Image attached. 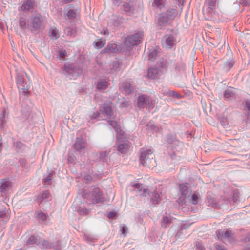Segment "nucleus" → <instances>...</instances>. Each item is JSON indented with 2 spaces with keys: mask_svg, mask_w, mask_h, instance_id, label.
Segmentation results:
<instances>
[{
  "mask_svg": "<svg viewBox=\"0 0 250 250\" xmlns=\"http://www.w3.org/2000/svg\"><path fill=\"white\" fill-rule=\"evenodd\" d=\"M182 7L179 5L168 9L165 12L160 14L157 18V24L160 29L167 26L175 18L178 17L182 10Z\"/></svg>",
  "mask_w": 250,
  "mask_h": 250,
  "instance_id": "nucleus-1",
  "label": "nucleus"
},
{
  "mask_svg": "<svg viewBox=\"0 0 250 250\" xmlns=\"http://www.w3.org/2000/svg\"><path fill=\"white\" fill-rule=\"evenodd\" d=\"M83 196L87 202L92 204L103 203L105 201L102 192L98 187L93 188L88 193L83 192Z\"/></svg>",
  "mask_w": 250,
  "mask_h": 250,
  "instance_id": "nucleus-2",
  "label": "nucleus"
},
{
  "mask_svg": "<svg viewBox=\"0 0 250 250\" xmlns=\"http://www.w3.org/2000/svg\"><path fill=\"white\" fill-rule=\"evenodd\" d=\"M154 151L153 149L144 148L140 150V161L141 163L148 167H155L156 161L155 160Z\"/></svg>",
  "mask_w": 250,
  "mask_h": 250,
  "instance_id": "nucleus-3",
  "label": "nucleus"
},
{
  "mask_svg": "<svg viewBox=\"0 0 250 250\" xmlns=\"http://www.w3.org/2000/svg\"><path fill=\"white\" fill-rule=\"evenodd\" d=\"M45 26L43 17L40 14L32 16L29 20V30L33 33H38Z\"/></svg>",
  "mask_w": 250,
  "mask_h": 250,
  "instance_id": "nucleus-4",
  "label": "nucleus"
},
{
  "mask_svg": "<svg viewBox=\"0 0 250 250\" xmlns=\"http://www.w3.org/2000/svg\"><path fill=\"white\" fill-rule=\"evenodd\" d=\"M143 36V32L139 31L128 36L125 38V40L124 42V45L126 47H130L140 44L142 42Z\"/></svg>",
  "mask_w": 250,
  "mask_h": 250,
  "instance_id": "nucleus-5",
  "label": "nucleus"
},
{
  "mask_svg": "<svg viewBox=\"0 0 250 250\" xmlns=\"http://www.w3.org/2000/svg\"><path fill=\"white\" fill-rule=\"evenodd\" d=\"M125 138V134L124 136H121V138L118 139L117 138V149L120 153L122 154L127 153L130 148L129 144L124 140Z\"/></svg>",
  "mask_w": 250,
  "mask_h": 250,
  "instance_id": "nucleus-6",
  "label": "nucleus"
},
{
  "mask_svg": "<svg viewBox=\"0 0 250 250\" xmlns=\"http://www.w3.org/2000/svg\"><path fill=\"white\" fill-rule=\"evenodd\" d=\"M64 70L68 75L71 77V78L74 79H76L82 72L81 68L74 64L65 65Z\"/></svg>",
  "mask_w": 250,
  "mask_h": 250,
  "instance_id": "nucleus-7",
  "label": "nucleus"
},
{
  "mask_svg": "<svg viewBox=\"0 0 250 250\" xmlns=\"http://www.w3.org/2000/svg\"><path fill=\"white\" fill-rule=\"evenodd\" d=\"M79 15V10L74 8L71 5L64 10V17L66 19L72 20Z\"/></svg>",
  "mask_w": 250,
  "mask_h": 250,
  "instance_id": "nucleus-8",
  "label": "nucleus"
},
{
  "mask_svg": "<svg viewBox=\"0 0 250 250\" xmlns=\"http://www.w3.org/2000/svg\"><path fill=\"white\" fill-rule=\"evenodd\" d=\"M176 40L173 35L167 34L164 36L162 40V44L164 47L171 48L176 44Z\"/></svg>",
  "mask_w": 250,
  "mask_h": 250,
  "instance_id": "nucleus-9",
  "label": "nucleus"
},
{
  "mask_svg": "<svg viewBox=\"0 0 250 250\" xmlns=\"http://www.w3.org/2000/svg\"><path fill=\"white\" fill-rule=\"evenodd\" d=\"M99 111L103 115L107 118H113L114 117V113L111 107L106 103L103 104L100 107Z\"/></svg>",
  "mask_w": 250,
  "mask_h": 250,
  "instance_id": "nucleus-10",
  "label": "nucleus"
},
{
  "mask_svg": "<svg viewBox=\"0 0 250 250\" xmlns=\"http://www.w3.org/2000/svg\"><path fill=\"white\" fill-rule=\"evenodd\" d=\"M87 144L86 141L81 137H77L73 145L74 149L78 152L84 151Z\"/></svg>",
  "mask_w": 250,
  "mask_h": 250,
  "instance_id": "nucleus-11",
  "label": "nucleus"
},
{
  "mask_svg": "<svg viewBox=\"0 0 250 250\" xmlns=\"http://www.w3.org/2000/svg\"><path fill=\"white\" fill-rule=\"evenodd\" d=\"M188 185L189 184H180L179 186L180 193L183 198V199H182V197H181L179 199L181 203H183V201L186 197L189 196V189L188 187Z\"/></svg>",
  "mask_w": 250,
  "mask_h": 250,
  "instance_id": "nucleus-12",
  "label": "nucleus"
},
{
  "mask_svg": "<svg viewBox=\"0 0 250 250\" xmlns=\"http://www.w3.org/2000/svg\"><path fill=\"white\" fill-rule=\"evenodd\" d=\"M17 86L19 90H22V92L26 93L28 92V85L24 83L23 77L21 75H18L17 79Z\"/></svg>",
  "mask_w": 250,
  "mask_h": 250,
  "instance_id": "nucleus-13",
  "label": "nucleus"
},
{
  "mask_svg": "<svg viewBox=\"0 0 250 250\" xmlns=\"http://www.w3.org/2000/svg\"><path fill=\"white\" fill-rule=\"evenodd\" d=\"M124 20L125 19L123 17L112 15L110 18L108 24L111 26L118 27L124 22Z\"/></svg>",
  "mask_w": 250,
  "mask_h": 250,
  "instance_id": "nucleus-14",
  "label": "nucleus"
},
{
  "mask_svg": "<svg viewBox=\"0 0 250 250\" xmlns=\"http://www.w3.org/2000/svg\"><path fill=\"white\" fill-rule=\"evenodd\" d=\"M121 2L124 4L122 5L123 10L126 13L132 14L134 12L135 10L134 5L133 2L130 0H122Z\"/></svg>",
  "mask_w": 250,
  "mask_h": 250,
  "instance_id": "nucleus-15",
  "label": "nucleus"
},
{
  "mask_svg": "<svg viewBox=\"0 0 250 250\" xmlns=\"http://www.w3.org/2000/svg\"><path fill=\"white\" fill-rule=\"evenodd\" d=\"M216 233L218 239L227 238L229 240H232L233 239V234L231 230L229 229H224L221 232V235H220V232L219 230H217Z\"/></svg>",
  "mask_w": 250,
  "mask_h": 250,
  "instance_id": "nucleus-16",
  "label": "nucleus"
},
{
  "mask_svg": "<svg viewBox=\"0 0 250 250\" xmlns=\"http://www.w3.org/2000/svg\"><path fill=\"white\" fill-rule=\"evenodd\" d=\"M134 86L130 82L125 81L122 84V90L125 94H129L133 92Z\"/></svg>",
  "mask_w": 250,
  "mask_h": 250,
  "instance_id": "nucleus-17",
  "label": "nucleus"
},
{
  "mask_svg": "<svg viewBox=\"0 0 250 250\" xmlns=\"http://www.w3.org/2000/svg\"><path fill=\"white\" fill-rule=\"evenodd\" d=\"M109 123L110 125L114 128L117 133L116 138H121V136H124L125 134V133L122 130L117 122L114 121H109Z\"/></svg>",
  "mask_w": 250,
  "mask_h": 250,
  "instance_id": "nucleus-18",
  "label": "nucleus"
},
{
  "mask_svg": "<svg viewBox=\"0 0 250 250\" xmlns=\"http://www.w3.org/2000/svg\"><path fill=\"white\" fill-rule=\"evenodd\" d=\"M150 104V99L147 96L141 95L138 99V106L140 108H143Z\"/></svg>",
  "mask_w": 250,
  "mask_h": 250,
  "instance_id": "nucleus-19",
  "label": "nucleus"
},
{
  "mask_svg": "<svg viewBox=\"0 0 250 250\" xmlns=\"http://www.w3.org/2000/svg\"><path fill=\"white\" fill-rule=\"evenodd\" d=\"M35 6L34 0H25L22 5L20 7L19 10L22 11H29L33 9Z\"/></svg>",
  "mask_w": 250,
  "mask_h": 250,
  "instance_id": "nucleus-20",
  "label": "nucleus"
},
{
  "mask_svg": "<svg viewBox=\"0 0 250 250\" xmlns=\"http://www.w3.org/2000/svg\"><path fill=\"white\" fill-rule=\"evenodd\" d=\"M11 186V183L8 179H4L0 182V192L7 191Z\"/></svg>",
  "mask_w": 250,
  "mask_h": 250,
  "instance_id": "nucleus-21",
  "label": "nucleus"
},
{
  "mask_svg": "<svg viewBox=\"0 0 250 250\" xmlns=\"http://www.w3.org/2000/svg\"><path fill=\"white\" fill-rule=\"evenodd\" d=\"M160 71L157 68H151L148 70V77L151 79H156L160 76Z\"/></svg>",
  "mask_w": 250,
  "mask_h": 250,
  "instance_id": "nucleus-22",
  "label": "nucleus"
},
{
  "mask_svg": "<svg viewBox=\"0 0 250 250\" xmlns=\"http://www.w3.org/2000/svg\"><path fill=\"white\" fill-rule=\"evenodd\" d=\"M234 63V61L230 55L228 59L224 62L223 69L226 72L229 71L233 67Z\"/></svg>",
  "mask_w": 250,
  "mask_h": 250,
  "instance_id": "nucleus-23",
  "label": "nucleus"
},
{
  "mask_svg": "<svg viewBox=\"0 0 250 250\" xmlns=\"http://www.w3.org/2000/svg\"><path fill=\"white\" fill-rule=\"evenodd\" d=\"M19 23L20 28L22 30H29V20L27 21L25 18L21 17L19 20Z\"/></svg>",
  "mask_w": 250,
  "mask_h": 250,
  "instance_id": "nucleus-24",
  "label": "nucleus"
},
{
  "mask_svg": "<svg viewBox=\"0 0 250 250\" xmlns=\"http://www.w3.org/2000/svg\"><path fill=\"white\" fill-rule=\"evenodd\" d=\"M41 243V239L38 236H31L26 242L27 245L36 244L39 245Z\"/></svg>",
  "mask_w": 250,
  "mask_h": 250,
  "instance_id": "nucleus-25",
  "label": "nucleus"
},
{
  "mask_svg": "<svg viewBox=\"0 0 250 250\" xmlns=\"http://www.w3.org/2000/svg\"><path fill=\"white\" fill-rule=\"evenodd\" d=\"M134 188L137 190L138 192L140 193V195L143 196H146L149 194V191L148 189L144 188L142 189V185L140 184H135L133 185Z\"/></svg>",
  "mask_w": 250,
  "mask_h": 250,
  "instance_id": "nucleus-26",
  "label": "nucleus"
},
{
  "mask_svg": "<svg viewBox=\"0 0 250 250\" xmlns=\"http://www.w3.org/2000/svg\"><path fill=\"white\" fill-rule=\"evenodd\" d=\"M108 82L104 79H101L97 82L96 87L99 90H104L108 86Z\"/></svg>",
  "mask_w": 250,
  "mask_h": 250,
  "instance_id": "nucleus-27",
  "label": "nucleus"
},
{
  "mask_svg": "<svg viewBox=\"0 0 250 250\" xmlns=\"http://www.w3.org/2000/svg\"><path fill=\"white\" fill-rule=\"evenodd\" d=\"M168 0H154L152 6L161 9L165 6Z\"/></svg>",
  "mask_w": 250,
  "mask_h": 250,
  "instance_id": "nucleus-28",
  "label": "nucleus"
},
{
  "mask_svg": "<svg viewBox=\"0 0 250 250\" xmlns=\"http://www.w3.org/2000/svg\"><path fill=\"white\" fill-rule=\"evenodd\" d=\"M117 51V45L115 43H110L104 49V52L106 53H114Z\"/></svg>",
  "mask_w": 250,
  "mask_h": 250,
  "instance_id": "nucleus-29",
  "label": "nucleus"
},
{
  "mask_svg": "<svg viewBox=\"0 0 250 250\" xmlns=\"http://www.w3.org/2000/svg\"><path fill=\"white\" fill-rule=\"evenodd\" d=\"M206 203L208 206L216 207L217 206L216 201L215 199L211 195H208Z\"/></svg>",
  "mask_w": 250,
  "mask_h": 250,
  "instance_id": "nucleus-30",
  "label": "nucleus"
},
{
  "mask_svg": "<svg viewBox=\"0 0 250 250\" xmlns=\"http://www.w3.org/2000/svg\"><path fill=\"white\" fill-rule=\"evenodd\" d=\"M171 218L169 216H163L161 221V226L166 228L171 223Z\"/></svg>",
  "mask_w": 250,
  "mask_h": 250,
  "instance_id": "nucleus-31",
  "label": "nucleus"
},
{
  "mask_svg": "<svg viewBox=\"0 0 250 250\" xmlns=\"http://www.w3.org/2000/svg\"><path fill=\"white\" fill-rule=\"evenodd\" d=\"M36 217L38 220H42V221H46L48 217V215L42 212V211H37L35 213Z\"/></svg>",
  "mask_w": 250,
  "mask_h": 250,
  "instance_id": "nucleus-32",
  "label": "nucleus"
},
{
  "mask_svg": "<svg viewBox=\"0 0 250 250\" xmlns=\"http://www.w3.org/2000/svg\"><path fill=\"white\" fill-rule=\"evenodd\" d=\"M151 201L152 203L156 205L159 203L160 201V195L157 192H154L151 197Z\"/></svg>",
  "mask_w": 250,
  "mask_h": 250,
  "instance_id": "nucleus-33",
  "label": "nucleus"
},
{
  "mask_svg": "<svg viewBox=\"0 0 250 250\" xmlns=\"http://www.w3.org/2000/svg\"><path fill=\"white\" fill-rule=\"evenodd\" d=\"M158 54V51L156 49L152 48L150 50L149 53V59L152 61L154 60L157 57Z\"/></svg>",
  "mask_w": 250,
  "mask_h": 250,
  "instance_id": "nucleus-34",
  "label": "nucleus"
},
{
  "mask_svg": "<svg viewBox=\"0 0 250 250\" xmlns=\"http://www.w3.org/2000/svg\"><path fill=\"white\" fill-rule=\"evenodd\" d=\"M108 154L109 152L107 151L101 152L99 154V160L103 162H107Z\"/></svg>",
  "mask_w": 250,
  "mask_h": 250,
  "instance_id": "nucleus-35",
  "label": "nucleus"
},
{
  "mask_svg": "<svg viewBox=\"0 0 250 250\" xmlns=\"http://www.w3.org/2000/svg\"><path fill=\"white\" fill-rule=\"evenodd\" d=\"M120 66V63L118 61H114L110 65L111 69V72L118 70Z\"/></svg>",
  "mask_w": 250,
  "mask_h": 250,
  "instance_id": "nucleus-36",
  "label": "nucleus"
},
{
  "mask_svg": "<svg viewBox=\"0 0 250 250\" xmlns=\"http://www.w3.org/2000/svg\"><path fill=\"white\" fill-rule=\"evenodd\" d=\"M217 0H206V3L208 8L209 9L208 11L212 10L215 7Z\"/></svg>",
  "mask_w": 250,
  "mask_h": 250,
  "instance_id": "nucleus-37",
  "label": "nucleus"
},
{
  "mask_svg": "<svg viewBox=\"0 0 250 250\" xmlns=\"http://www.w3.org/2000/svg\"><path fill=\"white\" fill-rule=\"evenodd\" d=\"M64 32L66 35L70 36H75V29L71 27H66L64 29Z\"/></svg>",
  "mask_w": 250,
  "mask_h": 250,
  "instance_id": "nucleus-38",
  "label": "nucleus"
},
{
  "mask_svg": "<svg viewBox=\"0 0 250 250\" xmlns=\"http://www.w3.org/2000/svg\"><path fill=\"white\" fill-rule=\"evenodd\" d=\"M165 94L178 99L181 98L182 97V96L180 94L177 93V92L175 91H171L169 90H168L166 92Z\"/></svg>",
  "mask_w": 250,
  "mask_h": 250,
  "instance_id": "nucleus-39",
  "label": "nucleus"
},
{
  "mask_svg": "<svg viewBox=\"0 0 250 250\" xmlns=\"http://www.w3.org/2000/svg\"><path fill=\"white\" fill-rule=\"evenodd\" d=\"M106 43V40L105 39H101L97 42H95L94 44L95 46L98 48H102Z\"/></svg>",
  "mask_w": 250,
  "mask_h": 250,
  "instance_id": "nucleus-40",
  "label": "nucleus"
},
{
  "mask_svg": "<svg viewBox=\"0 0 250 250\" xmlns=\"http://www.w3.org/2000/svg\"><path fill=\"white\" fill-rule=\"evenodd\" d=\"M219 121L222 126L225 128H228L229 122L227 118L222 117L219 118Z\"/></svg>",
  "mask_w": 250,
  "mask_h": 250,
  "instance_id": "nucleus-41",
  "label": "nucleus"
},
{
  "mask_svg": "<svg viewBox=\"0 0 250 250\" xmlns=\"http://www.w3.org/2000/svg\"><path fill=\"white\" fill-rule=\"evenodd\" d=\"M234 94L232 88H229L227 89L224 94V96L226 98H229L232 97Z\"/></svg>",
  "mask_w": 250,
  "mask_h": 250,
  "instance_id": "nucleus-42",
  "label": "nucleus"
},
{
  "mask_svg": "<svg viewBox=\"0 0 250 250\" xmlns=\"http://www.w3.org/2000/svg\"><path fill=\"white\" fill-rule=\"evenodd\" d=\"M199 194L197 192L194 193L191 197V203L193 205H196L199 200Z\"/></svg>",
  "mask_w": 250,
  "mask_h": 250,
  "instance_id": "nucleus-43",
  "label": "nucleus"
},
{
  "mask_svg": "<svg viewBox=\"0 0 250 250\" xmlns=\"http://www.w3.org/2000/svg\"><path fill=\"white\" fill-rule=\"evenodd\" d=\"M50 197V194L48 191L42 192V195L39 198L40 202H41L44 199H48Z\"/></svg>",
  "mask_w": 250,
  "mask_h": 250,
  "instance_id": "nucleus-44",
  "label": "nucleus"
},
{
  "mask_svg": "<svg viewBox=\"0 0 250 250\" xmlns=\"http://www.w3.org/2000/svg\"><path fill=\"white\" fill-rule=\"evenodd\" d=\"M5 111L4 110L0 118V129H2L3 128V124L5 123L4 120L5 118Z\"/></svg>",
  "mask_w": 250,
  "mask_h": 250,
  "instance_id": "nucleus-45",
  "label": "nucleus"
},
{
  "mask_svg": "<svg viewBox=\"0 0 250 250\" xmlns=\"http://www.w3.org/2000/svg\"><path fill=\"white\" fill-rule=\"evenodd\" d=\"M42 249H48L50 247V245L48 241L45 240H41V243Z\"/></svg>",
  "mask_w": 250,
  "mask_h": 250,
  "instance_id": "nucleus-46",
  "label": "nucleus"
},
{
  "mask_svg": "<svg viewBox=\"0 0 250 250\" xmlns=\"http://www.w3.org/2000/svg\"><path fill=\"white\" fill-rule=\"evenodd\" d=\"M100 114L98 111H96V112L93 113L92 114L89 115V118L91 120L93 119H96L98 120H100Z\"/></svg>",
  "mask_w": 250,
  "mask_h": 250,
  "instance_id": "nucleus-47",
  "label": "nucleus"
},
{
  "mask_svg": "<svg viewBox=\"0 0 250 250\" xmlns=\"http://www.w3.org/2000/svg\"><path fill=\"white\" fill-rule=\"evenodd\" d=\"M51 175L52 173H49L45 178L43 179V182L44 184L49 185L50 184V181L51 180Z\"/></svg>",
  "mask_w": 250,
  "mask_h": 250,
  "instance_id": "nucleus-48",
  "label": "nucleus"
},
{
  "mask_svg": "<svg viewBox=\"0 0 250 250\" xmlns=\"http://www.w3.org/2000/svg\"><path fill=\"white\" fill-rule=\"evenodd\" d=\"M120 230L122 232V233L125 236L126 235V231L128 229V228L124 224H122L120 227Z\"/></svg>",
  "mask_w": 250,
  "mask_h": 250,
  "instance_id": "nucleus-49",
  "label": "nucleus"
},
{
  "mask_svg": "<svg viewBox=\"0 0 250 250\" xmlns=\"http://www.w3.org/2000/svg\"><path fill=\"white\" fill-rule=\"evenodd\" d=\"M78 212L79 213L80 215H85L88 212V210L87 209L85 208L80 207L78 209Z\"/></svg>",
  "mask_w": 250,
  "mask_h": 250,
  "instance_id": "nucleus-50",
  "label": "nucleus"
},
{
  "mask_svg": "<svg viewBox=\"0 0 250 250\" xmlns=\"http://www.w3.org/2000/svg\"><path fill=\"white\" fill-rule=\"evenodd\" d=\"M239 198V193L237 190H235L233 194V200L234 202H237Z\"/></svg>",
  "mask_w": 250,
  "mask_h": 250,
  "instance_id": "nucleus-51",
  "label": "nucleus"
},
{
  "mask_svg": "<svg viewBox=\"0 0 250 250\" xmlns=\"http://www.w3.org/2000/svg\"><path fill=\"white\" fill-rule=\"evenodd\" d=\"M167 141L168 143L171 144L176 142V138L172 135H169L167 138Z\"/></svg>",
  "mask_w": 250,
  "mask_h": 250,
  "instance_id": "nucleus-52",
  "label": "nucleus"
},
{
  "mask_svg": "<svg viewBox=\"0 0 250 250\" xmlns=\"http://www.w3.org/2000/svg\"><path fill=\"white\" fill-rule=\"evenodd\" d=\"M83 179L84 181H85L86 183H88L90 182L93 180V178L91 175L86 174L84 176Z\"/></svg>",
  "mask_w": 250,
  "mask_h": 250,
  "instance_id": "nucleus-53",
  "label": "nucleus"
},
{
  "mask_svg": "<svg viewBox=\"0 0 250 250\" xmlns=\"http://www.w3.org/2000/svg\"><path fill=\"white\" fill-rule=\"evenodd\" d=\"M245 108L250 112V113H248V115H250V101L247 100L245 101Z\"/></svg>",
  "mask_w": 250,
  "mask_h": 250,
  "instance_id": "nucleus-54",
  "label": "nucleus"
},
{
  "mask_svg": "<svg viewBox=\"0 0 250 250\" xmlns=\"http://www.w3.org/2000/svg\"><path fill=\"white\" fill-rule=\"evenodd\" d=\"M100 33L104 36H108L109 35V31L107 28H104L101 31Z\"/></svg>",
  "mask_w": 250,
  "mask_h": 250,
  "instance_id": "nucleus-55",
  "label": "nucleus"
},
{
  "mask_svg": "<svg viewBox=\"0 0 250 250\" xmlns=\"http://www.w3.org/2000/svg\"><path fill=\"white\" fill-rule=\"evenodd\" d=\"M66 52L65 50H60L59 51V54L60 58H63L66 55Z\"/></svg>",
  "mask_w": 250,
  "mask_h": 250,
  "instance_id": "nucleus-56",
  "label": "nucleus"
},
{
  "mask_svg": "<svg viewBox=\"0 0 250 250\" xmlns=\"http://www.w3.org/2000/svg\"><path fill=\"white\" fill-rule=\"evenodd\" d=\"M51 35L52 37L58 38L59 36L57 31L55 29H52L51 31Z\"/></svg>",
  "mask_w": 250,
  "mask_h": 250,
  "instance_id": "nucleus-57",
  "label": "nucleus"
},
{
  "mask_svg": "<svg viewBox=\"0 0 250 250\" xmlns=\"http://www.w3.org/2000/svg\"><path fill=\"white\" fill-rule=\"evenodd\" d=\"M154 105H155V101H152V100H150V104H147L146 106L148 107V108L150 110V109H152L154 107Z\"/></svg>",
  "mask_w": 250,
  "mask_h": 250,
  "instance_id": "nucleus-58",
  "label": "nucleus"
},
{
  "mask_svg": "<svg viewBox=\"0 0 250 250\" xmlns=\"http://www.w3.org/2000/svg\"><path fill=\"white\" fill-rule=\"evenodd\" d=\"M15 146L17 148H21L23 146V144L21 142H17Z\"/></svg>",
  "mask_w": 250,
  "mask_h": 250,
  "instance_id": "nucleus-59",
  "label": "nucleus"
},
{
  "mask_svg": "<svg viewBox=\"0 0 250 250\" xmlns=\"http://www.w3.org/2000/svg\"><path fill=\"white\" fill-rule=\"evenodd\" d=\"M184 2V0H178V2L177 4L178 5L177 7H179V5H180V6H182L183 7V5Z\"/></svg>",
  "mask_w": 250,
  "mask_h": 250,
  "instance_id": "nucleus-60",
  "label": "nucleus"
},
{
  "mask_svg": "<svg viewBox=\"0 0 250 250\" xmlns=\"http://www.w3.org/2000/svg\"><path fill=\"white\" fill-rule=\"evenodd\" d=\"M216 248L217 250H226V249L224 247L220 245L216 246Z\"/></svg>",
  "mask_w": 250,
  "mask_h": 250,
  "instance_id": "nucleus-61",
  "label": "nucleus"
},
{
  "mask_svg": "<svg viewBox=\"0 0 250 250\" xmlns=\"http://www.w3.org/2000/svg\"><path fill=\"white\" fill-rule=\"evenodd\" d=\"M115 216V213L113 212H111L108 214V217L109 218H113Z\"/></svg>",
  "mask_w": 250,
  "mask_h": 250,
  "instance_id": "nucleus-62",
  "label": "nucleus"
},
{
  "mask_svg": "<svg viewBox=\"0 0 250 250\" xmlns=\"http://www.w3.org/2000/svg\"><path fill=\"white\" fill-rule=\"evenodd\" d=\"M122 0H113V3L115 4H118L119 2H122Z\"/></svg>",
  "mask_w": 250,
  "mask_h": 250,
  "instance_id": "nucleus-63",
  "label": "nucleus"
},
{
  "mask_svg": "<svg viewBox=\"0 0 250 250\" xmlns=\"http://www.w3.org/2000/svg\"><path fill=\"white\" fill-rule=\"evenodd\" d=\"M250 241V234L247 235L245 239L246 242H249Z\"/></svg>",
  "mask_w": 250,
  "mask_h": 250,
  "instance_id": "nucleus-64",
  "label": "nucleus"
}]
</instances>
